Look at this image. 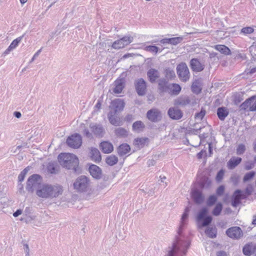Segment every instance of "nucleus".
<instances>
[{"label":"nucleus","instance_id":"obj_1","mask_svg":"<svg viewBox=\"0 0 256 256\" xmlns=\"http://www.w3.org/2000/svg\"><path fill=\"white\" fill-rule=\"evenodd\" d=\"M188 212V208H186L182 216L178 234L176 236L172 246L168 248L166 256H184L186 254L190 242L189 238L182 234V230L186 224Z\"/></svg>","mask_w":256,"mask_h":256},{"label":"nucleus","instance_id":"obj_2","mask_svg":"<svg viewBox=\"0 0 256 256\" xmlns=\"http://www.w3.org/2000/svg\"><path fill=\"white\" fill-rule=\"evenodd\" d=\"M63 188L60 184H42L36 190V194L40 198L52 199L62 194Z\"/></svg>","mask_w":256,"mask_h":256},{"label":"nucleus","instance_id":"obj_3","mask_svg":"<svg viewBox=\"0 0 256 256\" xmlns=\"http://www.w3.org/2000/svg\"><path fill=\"white\" fill-rule=\"evenodd\" d=\"M58 160L60 164L68 170H73L76 171L78 166L79 161L78 158L74 154L70 153H62L58 156Z\"/></svg>","mask_w":256,"mask_h":256},{"label":"nucleus","instance_id":"obj_4","mask_svg":"<svg viewBox=\"0 0 256 256\" xmlns=\"http://www.w3.org/2000/svg\"><path fill=\"white\" fill-rule=\"evenodd\" d=\"M42 178L40 176L34 174L29 177L27 180L26 190L29 192H33L42 186Z\"/></svg>","mask_w":256,"mask_h":256},{"label":"nucleus","instance_id":"obj_5","mask_svg":"<svg viewBox=\"0 0 256 256\" xmlns=\"http://www.w3.org/2000/svg\"><path fill=\"white\" fill-rule=\"evenodd\" d=\"M176 72L180 80L182 82H186L190 78L188 68L184 62H182L176 66Z\"/></svg>","mask_w":256,"mask_h":256},{"label":"nucleus","instance_id":"obj_6","mask_svg":"<svg viewBox=\"0 0 256 256\" xmlns=\"http://www.w3.org/2000/svg\"><path fill=\"white\" fill-rule=\"evenodd\" d=\"M90 182L87 177L84 176H79L74 183L75 190L79 192L86 191L89 186Z\"/></svg>","mask_w":256,"mask_h":256},{"label":"nucleus","instance_id":"obj_7","mask_svg":"<svg viewBox=\"0 0 256 256\" xmlns=\"http://www.w3.org/2000/svg\"><path fill=\"white\" fill-rule=\"evenodd\" d=\"M66 143L70 148H78L82 144V136L78 134H74L67 138Z\"/></svg>","mask_w":256,"mask_h":256},{"label":"nucleus","instance_id":"obj_8","mask_svg":"<svg viewBox=\"0 0 256 256\" xmlns=\"http://www.w3.org/2000/svg\"><path fill=\"white\" fill-rule=\"evenodd\" d=\"M133 40V38L131 36H124L122 38L115 41L112 44V47L114 49H120L124 48L131 43Z\"/></svg>","mask_w":256,"mask_h":256},{"label":"nucleus","instance_id":"obj_9","mask_svg":"<svg viewBox=\"0 0 256 256\" xmlns=\"http://www.w3.org/2000/svg\"><path fill=\"white\" fill-rule=\"evenodd\" d=\"M256 96H252L246 99L240 106V108L242 110H248L250 112L256 111V110H252L256 104Z\"/></svg>","mask_w":256,"mask_h":256},{"label":"nucleus","instance_id":"obj_10","mask_svg":"<svg viewBox=\"0 0 256 256\" xmlns=\"http://www.w3.org/2000/svg\"><path fill=\"white\" fill-rule=\"evenodd\" d=\"M134 85L136 91L139 96H144L146 94V84L143 78H140L136 80Z\"/></svg>","mask_w":256,"mask_h":256},{"label":"nucleus","instance_id":"obj_11","mask_svg":"<svg viewBox=\"0 0 256 256\" xmlns=\"http://www.w3.org/2000/svg\"><path fill=\"white\" fill-rule=\"evenodd\" d=\"M227 236L234 239H238L242 236V232L238 226H232L226 231Z\"/></svg>","mask_w":256,"mask_h":256},{"label":"nucleus","instance_id":"obj_12","mask_svg":"<svg viewBox=\"0 0 256 256\" xmlns=\"http://www.w3.org/2000/svg\"><path fill=\"white\" fill-rule=\"evenodd\" d=\"M124 105L125 103L124 100L120 98L114 100L111 102L110 106V110H112L116 113L121 112L123 110Z\"/></svg>","mask_w":256,"mask_h":256},{"label":"nucleus","instance_id":"obj_13","mask_svg":"<svg viewBox=\"0 0 256 256\" xmlns=\"http://www.w3.org/2000/svg\"><path fill=\"white\" fill-rule=\"evenodd\" d=\"M90 128L93 134L96 136L102 138L104 136V130L101 124H90Z\"/></svg>","mask_w":256,"mask_h":256},{"label":"nucleus","instance_id":"obj_14","mask_svg":"<svg viewBox=\"0 0 256 256\" xmlns=\"http://www.w3.org/2000/svg\"><path fill=\"white\" fill-rule=\"evenodd\" d=\"M147 118L152 122H156L160 120V112L156 109H152L147 112Z\"/></svg>","mask_w":256,"mask_h":256},{"label":"nucleus","instance_id":"obj_15","mask_svg":"<svg viewBox=\"0 0 256 256\" xmlns=\"http://www.w3.org/2000/svg\"><path fill=\"white\" fill-rule=\"evenodd\" d=\"M114 88L113 89V92L116 94H120L124 88L125 80L123 78H118L116 79L114 82Z\"/></svg>","mask_w":256,"mask_h":256},{"label":"nucleus","instance_id":"obj_16","mask_svg":"<svg viewBox=\"0 0 256 256\" xmlns=\"http://www.w3.org/2000/svg\"><path fill=\"white\" fill-rule=\"evenodd\" d=\"M190 66L191 69L196 72H200L204 68V64H202L197 58H192L190 60Z\"/></svg>","mask_w":256,"mask_h":256},{"label":"nucleus","instance_id":"obj_17","mask_svg":"<svg viewBox=\"0 0 256 256\" xmlns=\"http://www.w3.org/2000/svg\"><path fill=\"white\" fill-rule=\"evenodd\" d=\"M160 76V72L155 68H150L147 72L148 78L151 83L155 82Z\"/></svg>","mask_w":256,"mask_h":256},{"label":"nucleus","instance_id":"obj_18","mask_svg":"<svg viewBox=\"0 0 256 256\" xmlns=\"http://www.w3.org/2000/svg\"><path fill=\"white\" fill-rule=\"evenodd\" d=\"M242 196V191L240 190H236L232 196V205L234 207L237 206L240 204Z\"/></svg>","mask_w":256,"mask_h":256},{"label":"nucleus","instance_id":"obj_19","mask_svg":"<svg viewBox=\"0 0 256 256\" xmlns=\"http://www.w3.org/2000/svg\"><path fill=\"white\" fill-rule=\"evenodd\" d=\"M168 114L174 120H179L182 116V111L176 108H171L168 110Z\"/></svg>","mask_w":256,"mask_h":256},{"label":"nucleus","instance_id":"obj_20","mask_svg":"<svg viewBox=\"0 0 256 256\" xmlns=\"http://www.w3.org/2000/svg\"><path fill=\"white\" fill-rule=\"evenodd\" d=\"M116 112L110 110L108 114V118L110 123L115 126H119L121 125L122 122L120 118L116 116Z\"/></svg>","mask_w":256,"mask_h":256},{"label":"nucleus","instance_id":"obj_21","mask_svg":"<svg viewBox=\"0 0 256 256\" xmlns=\"http://www.w3.org/2000/svg\"><path fill=\"white\" fill-rule=\"evenodd\" d=\"M24 37V35L20 36L15 40H14L10 44L8 48L4 52V55L8 54L10 52L14 50L19 44L21 42Z\"/></svg>","mask_w":256,"mask_h":256},{"label":"nucleus","instance_id":"obj_22","mask_svg":"<svg viewBox=\"0 0 256 256\" xmlns=\"http://www.w3.org/2000/svg\"><path fill=\"white\" fill-rule=\"evenodd\" d=\"M191 196L196 204H200L204 201V197L202 193L198 190H192L191 192Z\"/></svg>","mask_w":256,"mask_h":256},{"label":"nucleus","instance_id":"obj_23","mask_svg":"<svg viewBox=\"0 0 256 256\" xmlns=\"http://www.w3.org/2000/svg\"><path fill=\"white\" fill-rule=\"evenodd\" d=\"M89 172L91 176L96 179H98L101 177L102 170L100 168L97 166L92 164L89 167Z\"/></svg>","mask_w":256,"mask_h":256},{"label":"nucleus","instance_id":"obj_24","mask_svg":"<svg viewBox=\"0 0 256 256\" xmlns=\"http://www.w3.org/2000/svg\"><path fill=\"white\" fill-rule=\"evenodd\" d=\"M181 86L177 84H170L167 91L171 95L176 96L180 92Z\"/></svg>","mask_w":256,"mask_h":256},{"label":"nucleus","instance_id":"obj_25","mask_svg":"<svg viewBox=\"0 0 256 256\" xmlns=\"http://www.w3.org/2000/svg\"><path fill=\"white\" fill-rule=\"evenodd\" d=\"M190 100L188 96H182L176 99L174 104L176 106H186L190 104Z\"/></svg>","mask_w":256,"mask_h":256},{"label":"nucleus","instance_id":"obj_26","mask_svg":"<svg viewBox=\"0 0 256 256\" xmlns=\"http://www.w3.org/2000/svg\"><path fill=\"white\" fill-rule=\"evenodd\" d=\"M242 160L240 158L232 157L227 162V167L230 170H232L241 162Z\"/></svg>","mask_w":256,"mask_h":256},{"label":"nucleus","instance_id":"obj_27","mask_svg":"<svg viewBox=\"0 0 256 256\" xmlns=\"http://www.w3.org/2000/svg\"><path fill=\"white\" fill-rule=\"evenodd\" d=\"M91 159L96 162H100L101 160V156L100 151L96 148H92L90 152Z\"/></svg>","mask_w":256,"mask_h":256},{"label":"nucleus","instance_id":"obj_28","mask_svg":"<svg viewBox=\"0 0 256 256\" xmlns=\"http://www.w3.org/2000/svg\"><path fill=\"white\" fill-rule=\"evenodd\" d=\"M100 148L102 152L105 154L111 152L114 149L112 144L108 142H102L100 144Z\"/></svg>","mask_w":256,"mask_h":256},{"label":"nucleus","instance_id":"obj_29","mask_svg":"<svg viewBox=\"0 0 256 256\" xmlns=\"http://www.w3.org/2000/svg\"><path fill=\"white\" fill-rule=\"evenodd\" d=\"M130 146L126 144L120 145L118 148V152L120 156L127 154L130 150Z\"/></svg>","mask_w":256,"mask_h":256},{"label":"nucleus","instance_id":"obj_30","mask_svg":"<svg viewBox=\"0 0 256 256\" xmlns=\"http://www.w3.org/2000/svg\"><path fill=\"white\" fill-rule=\"evenodd\" d=\"M228 114V112L225 107H220L218 108L217 115L221 120H224Z\"/></svg>","mask_w":256,"mask_h":256},{"label":"nucleus","instance_id":"obj_31","mask_svg":"<svg viewBox=\"0 0 256 256\" xmlns=\"http://www.w3.org/2000/svg\"><path fill=\"white\" fill-rule=\"evenodd\" d=\"M132 130L137 132H142L145 128L144 124L140 120L135 122L132 126Z\"/></svg>","mask_w":256,"mask_h":256},{"label":"nucleus","instance_id":"obj_32","mask_svg":"<svg viewBox=\"0 0 256 256\" xmlns=\"http://www.w3.org/2000/svg\"><path fill=\"white\" fill-rule=\"evenodd\" d=\"M169 84L166 79H160L158 83V88L161 92H167Z\"/></svg>","mask_w":256,"mask_h":256},{"label":"nucleus","instance_id":"obj_33","mask_svg":"<svg viewBox=\"0 0 256 256\" xmlns=\"http://www.w3.org/2000/svg\"><path fill=\"white\" fill-rule=\"evenodd\" d=\"M208 212V210L206 208H202L200 210L196 216V220L198 224H200V221L206 216Z\"/></svg>","mask_w":256,"mask_h":256},{"label":"nucleus","instance_id":"obj_34","mask_svg":"<svg viewBox=\"0 0 256 256\" xmlns=\"http://www.w3.org/2000/svg\"><path fill=\"white\" fill-rule=\"evenodd\" d=\"M215 49L225 55H229L230 54V50L224 45L218 44L215 46Z\"/></svg>","mask_w":256,"mask_h":256},{"label":"nucleus","instance_id":"obj_35","mask_svg":"<svg viewBox=\"0 0 256 256\" xmlns=\"http://www.w3.org/2000/svg\"><path fill=\"white\" fill-rule=\"evenodd\" d=\"M165 77L167 80H172L176 77L175 72L170 68H166L164 70Z\"/></svg>","mask_w":256,"mask_h":256},{"label":"nucleus","instance_id":"obj_36","mask_svg":"<svg viewBox=\"0 0 256 256\" xmlns=\"http://www.w3.org/2000/svg\"><path fill=\"white\" fill-rule=\"evenodd\" d=\"M223 208L222 204L220 202H218L212 211V214L214 216L220 215Z\"/></svg>","mask_w":256,"mask_h":256},{"label":"nucleus","instance_id":"obj_37","mask_svg":"<svg viewBox=\"0 0 256 256\" xmlns=\"http://www.w3.org/2000/svg\"><path fill=\"white\" fill-rule=\"evenodd\" d=\"M206 234L210 238H214L216 236L217 230L216 228L208 227L205 231Z\"/></svg>","mask_w":256,"mask_h":256},{"label":"nucleus","instance_id":"obj_38","mask_svg":"<svg viewBox=\"0 0 256 256\" xmlns=\"http://www.w3.org/2000/svg\"><path fill=\"white\" fill-rule=\"evenodd\" d=\"M212 184L211 180L208 178H203L200 182V186L202 188H208Z\"/></svg>","mask_w":256,"mask_h":256},{"label":"nucleus","instance_id":"obj_39","mask_svg":"<svg viewBox=\"0 0 256 256\" xmlns=\"http://www.w3.org/2000/svg\"><path fill=\"white\" fill-rule=\"evenodd\" d=\"M106 162L108 165L112 166L118 162V158L114 155H110L106 158Z\"/></svg>","mask_w":256,"mask_h":256},{"label":"nucleus","instance_id":"obj_40","mask_svg":"<svg viewBox=\"0 0 256 256\" xmlns=\"http://www.w3.org/2000/svg\"><path fill=\"white\" fill-rule=\"evenodd\" d=\"M192 90L194 93L198 94L201 92L202 88L197 81L194 82L192 85Z\"/></svg>","mask_w":256,"mask_h":256},{"label":"nucleus","instance_id":"obj_41","mask_svg":"<svg viewBox=\"0 0 256 256\" xmlns=\"http://www.w3.org/2000/svg\"><path fill=\"white\" fill-rule=\"evenodd\" d=\"M115 134L118 136L125 137L128 135V132L124 128H118L115 130Z\"/></svg>","mask_w":256,"mask_h":256},{"label":"nucleus","instance_id":"obj_42","mask_svg":"<svg viewBox=\"0 0 256 256\" xmlns=\"http://www.w3.org/2000/svg\"><path fill=\"white\" fill-rule=\"evenodd\" d=\"M218 198L216 195H210L206 200V205L208 206H212L217 201Z\"/></svg>","mask_w":256,"mask_h":256},{"label":"nucleus","instance_id":"obj_43","mask_svg":"<svg viewBox=\"0 0 256 256\" xmlns=\"http://www.w3.org/2000/svg\"><path fill=\"white\" fill-rule=\"evenodd\" d=\"M202 220V222L201 224L200 223V224L198 225L202 227H204V226H208L211 223V222L212 221V218L211 216H206V218H203Z\"/></svg>","mask_w":256,"mask_h":256},{"label":"nucleus","instance_id":"obj_44","mask_svg":"<svg viewBox=\"0 0 256 256\" xmlns=\"http://www.w3.org/2000/svg\"><path fill=\"white\" fill-rule=\"evenodd\" d=\"M30 170L28 167H26L23 170H22L18 176V180L19 182H22L24 180L28 171Z\"/></svg>","mask_w":256,"mask_h":256},{"label":"nucleus","instance_id":"obj_45","mask_svg":"<svg viewBox=\"0 0 256 256\" xmlns=\"http://www.w3.org/2000/svg\"><path fill=\"white\" fill-rule=\"evenodd\" d=\"M256 172L254 171H251L247 172L243 178L244 182H246L251 180L254 176Z\"/></svg>","mask_w":256,"mask_h":256},{"label":"nucleus","instance_id":"obj_46","mask_svg":"<svg viewBox=\"0 0 256 256\" xmlns=\"http://www.w3.org/2000/svg\"><path fill=\"white\" fill-rule=\"evenodd\" d=\"M183 40V37L178 36L170 38V44L176 46L180 43Z\"/></svg>","mask_w":256,"mask_h":256},{"label":"nucleus","instance_id":"obj_47","mask_svg":"<svg viewBox=\"0 0 256 256\" xmlns=\"http://www.w3.org/2000/svg\"><path fill=\"white\" fill-rule=\"evenodd\" d=\"M158 48L155 46H146L144 50L156 54L158 50Z\"/></svg>","mask_w":256,"mask_h":256},{"label":"nucleus","instance_id":"obj_48","mask_svg":"<svg viewBox=\"0 0 256 256\" xmlns=\"http://www.w3.org/2000/svg\"><path fill=\"white\" fill-rule=\"evenodd\" d=\"M254 32V29L251 26H246L243 28L241 30L240 33L243 34L244 35L250 34Z\"/></svg>","mask_w":256,"mask_h":256},{"label":"nucleus","instance_id":"obj_49","mask_svg":"<svg viewBox=\"0 0 256 256\" xmlns=\"http://www.w3.org/2000/svg\"><path fill=\"white\" fill-rule=\"evenodd\" d=\"M242 251H243L244 254V255L248 256H250L252 253V247L248 245V244L246 245L244 247Z\"/></svg>","mask_w":256,"mask_h":256},{"label":"nucleus","instance_id":"obj_50","mask_svg":"<svg viewBox=\"0 0 256 256\" xmlns=\"http://www.w3.org/2000/svg\"><path fill=\"white\" fill-rule=\"evenodd\" d=\"M47 170L49 173L52 174H56V166L52 162H50L48 164L47 166Z\"/></svg>","mask_w":256,"mask_h":256},{"label":"nucleus","instance_id":"obj_51","mask_svg":"<svg viewBox=\"0 0 256 256\" xmlns=\"http://www.w3.org/2000/svg\"><path fill=\"white\" fill-rule=\"evenodd\" d=\"M246 150V146L244 144H240L238 145L236 150V152L238 155L242 154Z\"/></svg>","mask_w":256,"mask_h":256},{"label":"nucleus","instance_id":"obj_52","mask_svg":"<svg viewBox=\"0 0 256 256\" xmlns=\"http://www.w3.org/2000/svg\"><path fill=\"white\" fill-rule=\"evenodd\" d=\"M206 114V110L202 109L199 112H198L195 115V118L196 120H202Z\"/></svg>","mask_w":256,"mask_h":256},{"label":"nucleus","instance_id":"obj_53","mask_svg":"<svg viewBox=\"0 0 256 256\" xmlns=\"http://www.w3.org/2000/svg\"><path fill=\"white\" fill-rule=\"evenodd\" d=\"M224 174V170L222 169L219 170L216 176V180L218 182H220L222 180Z\"/></svg>","mask_w":256,"mask_h":256},{"label":"nucleus","instance_id":"obj_54","mask_svg":"<svg viewBox=\"0 0 256 256\" xmlns=\"http://www.w3.org/2000/svg\"><path fill=\"white\" fill-rule=\"evenodd\" d=\"M254 167V163L252 161L246 162L244 165V168L247 170L252 169Z\"/></svg>","mask_w":256,"mask_h":256},{"label":"nucleus","instance_id":"obj_55","mask_svg":"<svg viewBox=\"0 0 256 256\" xmlns=\"http://www.w3.org/2000/svg\"><path fill=\"white\" fill-rule=\"evenodd\" d=\"M224 191V186L223 185L220 186L216 190V193L218 196H221L223 194Z\"/></svg>","mask_w":256,"mask_h":256},{"label":"nucleus","instance_id":"obj_56","mask_svg":"<svg viewBox=\"0 0 256 256\" xmlns=\"http://www.w3.org/2000/svg\"><path fill=\"white\" fill-rule=\"evenodd\" d=\"M230 180L234 185H236L238 182L239 176L236 174L233 175L231 176Z\"/></svg>","mask_w":256,"mask_h":256},{"label":"nucleus","instance_id":"obj_57","mask_svg":"<svg viewBox=\"0 0 256 256\" xmlns=\"http://www.w3.org/2000/svg\"><path fill=\"white\" fill-rule=\"evenodd\" d=\"M84 136H86V138L90 139H92V134L89 132L87 128H85L84 130Z\"/></svg>","mask_w":256,"mask_h":256},{"label":"nucleus","instance_id":"obj_58","mask_svg":"<svg viewBox=\"0 0 256 256\" xmlns=\"http://www.w3.org/2000/svg\"><path fill=\"white\" fill-rule=\"evenodd\" d=\"M42 48L38 50L33 56L32 58L31 59L30 62H32L34 60L40 55V54L42 50Z\"/></svg>","mask_w":256,"mask_h":256},{"label":"nucleus","instance_id":"obj_59","mask_svg":"<svg viewBox=\"0 0 256 256\" xmlns=\"http://www.w3.org/2000/svg\"><path fill=\"white\" fill-rule=\"evenodd\" d=\"M32 209L29 207L26 208L24 210V214L26 216H28L31 213Z\"/></svg>","mask_w":256,"mask_h":256},{"label":"nucleus","instance_id":"obj_60","mask_svg":"<svg viewBox=\"0 0 256 256\" xmlns=\"http://www.w3.org/2000/svg\"><path fill=\"white\" fill-rule=\"evenodd\" d=\"M22 148L21 146H18L16 147H13L11 148L10 152L12 153H16L17 152L18 150H20Z\"/></svg>","mask_w":256,"mask_h":256},{"label":"nucleus","instance_id":"obj_61","mask_svg":"<svg viewBox=\"0 0 256 256\" xmlns=\"http://www.w3.org/2000/svg\"><path fill=\"white\" fill-rule=\"evenodd\" d=\"M216 256H228V254L226 252L220 250L217 252Z\"/></svg>","mask_w":256,"mask_h":256},{"label":"nucleus","instance_id":"obj_62","mask_svg":"<svg viewBox=\"0 0 256 256\" xmlns=\"http://www.w3.org/2000/svg\"><path fill=\"white\" fill-rule=\"evenodd\" d=\"M22 214V210H17L14 212L13 214V216L14 217H18V216Z\"/></svg>","mask_w":256,"mask_h":256},{"label":"nucleus","instance_id":"obj_63","mask_svg":"<svg viewBox=\"0 0 256 256\" xmlns=\"http://www.w3.org/2000/svg\"><path fill=\"white\" fill-rule=\"evenodd\" d=\"M160 42L162 44H170V38L162 39L160 40Z\"/></svg>","mask_w":256,"mask_h":256},{"label":"nucleus","instance_id":"obj_64","mask_svg":"<svg viewBox=\"0 0 256 256\" xmlns=\"http://www.w3.org/2000/svg\"><path fill=\"white\" fill-rule=\"evenodd\" d=\"M18 189L19 192L22 194L24 192V188L23 185L21 184V182H20L18 185Z\"/></svg>","mask_w":256,"mask_h":256}]
</instances>
